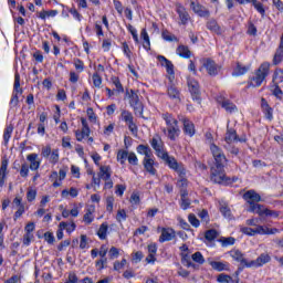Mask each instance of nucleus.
Listing matches in <instances>:
<instances>
[{
  "mask_svg": "<svg viewBox=\"0 0 283 283\" xmlns=\"http://www.w3.org/2000/svg\"><path fill=\"white\" fill-rule=\"evenodd\" d=\"M112 83L113 85H115L116 87V92H118V94H123V92H125V88L123 87V84L120 83V78L118 77H112Z\"/></svg>",
  "mask_w": 283,
  "mask_h": 283,
  "instance_id": "44",
  "label": "nucleus"
},
{
  "mask_svg": "<svg viewBox=\"0 0 283 283\" xmlns=\"http://www.w3.org/2000/svg\"><path fill=\"white\" fill-rule=\"evenodd\" d=\"M230 255L235 260V262H240V264H242V266L251 268V264H249L247 259H244V254H242V252L240 250H235V249L231 250Z\"/></svg>",
  "mask_w": 283,
  "mask_h": 283,
  "instance_id": "18",
  "label": "nucleus"
},
{
  "mask_svg": "<svg viewBox=\"0 0 283 283\" xmlns=\"http://www.w3.org/2000/svg\"><path fill=\"white\" fill-rule=\"evenodd\" d=\"M192 10L195 12V14H198V17H209L210 12L207 8H205L202 4H196L192 3Z\"/></svg>",
  "mask_w": 283,
  "mask_h": 283,
  "instance_id": "26",
  "label": "nucleus"
},
{
  "mask_svg": "<svg viewBox=\"0 0 283 283\" xmlns=\"http://www.w3.org/2000/svg\"><path fill=\"white\" fill-rule=\"evenodd\" d=\"M8 176V159H3L0 166V187L6 185V177Z\"/></svg>",
  "mask_w": 283,
  "mask_h": 283,
  "instance_id": "21",
  "label": "nucleus"
},
{
  "mask_svg": "<svg viewBox=\"0 0 283 283\" xmlns=\"http://www.w3.org/2000/svg\"><path fill=\"white\" fill-rule=\"evenodd\" d=\"M210 179L217 185H233L238 178L227 177L224 172V166H212L210 170Z\"/></svg>",
  "mask_w": 283,
  "mask_h": 283,
  "instance_id": "3",
  "label": "nucleus"
},
{
  "mask_svg": "<svg viewBox=\"0 0 283 283\" xmlns=\"http://www.w3.org/2000/svg\"><path fill=\"white\" fill-rule=\"evenodd\" d=\"M240 231L244 235H275V233H280L277 228H269L266 226H256L255 228L241 227Z\"/></svg>",
  "mask_w": 283,
  "mask_h": 283,
  "instance_id": "4",
  "label": "nucleus"
},
{
  "mask_svg": "<svg viewBox=\"0 0 283 283\" xmlns=\"http://www.w3.org/2000/svg\"><path fill=\"white\" fill-rule=\"evenodd\" d=\"M127 30L128 32H130L135 43H139L140 41L138 40V31L136 30V28H134V25L132 24H127Z\"/></svg>",
  "mask_w": 283,
  "mask_h": 283,
  "instance_id": "51",
  "label": "nucleus"
},
{
  "mask_svg": "<svg viewBox=\"0 0 283 283\" xmlns=\"http://www.w3.org/2000/svg\"><path fill=\"white\" fill-rule=\"evenodd\" d=\"M136 151L140 156H144L143 166L147 174L150 176H158V170L156 169V167H158V163H156V157H154L151 147H149V145L140 144L136 147Z\"/></svg>",
  "mask_w": 283,
  "mask_h": 283,
  "instance_id": "1",
  "label": "nucleus"
},
{
  "mask_svg": "<svg viewBox=\"0 0 283 283\" xmlns=\"http://www.w3.org/2000/svg\"><path fill=\"white\" fill-rule=\"evenodd\" d=\"M30 174V166L27 163H23L20 168V176L21 178H28Z\"/></svg>",
  "mask_w": 283,
  "mask_h": 283,
  "instance_id": "50",
  "label": "nucleus"
},
{
  "mask_svg": "<svg viewBox=\"0 0 283 283\" xmlns=\"http://www.w3.org/2000/svg\"><path fill=\"white\" fill-rule=\"evenodd\" d=\"M49 161L51 165H56L59 163V149H53L51 155L49 156Z\"/></svg>",
  "mask_w": 283,
  "mask_h": 283,
  "instance_id": "52",
  "label": "nucleus"
},
{
  "mask_svg": "<svg viewBox=\"0 0 283 283\" xmlns=\"http://www.w3.org/2000/svg\"><path fill=\"white\" fill-rule=\"evenodd\" d=\"M167 94L171 101L180 103V91H178L176 86L170 85L167 90Z\"/></svg>",
  "mask_w": 283,
  "mask_h": 283,
  "instance_id": "24",
  "label": "nucleus"
},
{
  "mask_svg": "<svg viewBox=\"0 0 283 283\" xmlns=\"http://www.w3.org/2000/svg\"><path fill=\"white\" fill-rule=\"evenodd\" d=\"M249 72V66L241 64L240 62L237 63L232 76H244Z\"/></svg>",
  "mask_w": 283,
  "mask_h": 283,
  "instance_id": "29",
  "label": "nucleus"
},
{
  "mask_svg": "<svg viewBox=\"0 0 283 283\" xmlns=\"http://www.w3.org/2000/svg\"><path fill=\"white\" fill-rule=\"evenodd\" d=\"M272 81L275 85H280V83H283V70L282 69L275 70Z\"/></svg>",
  "mask_w": 283,
  "mask_h": 283,
  "instance_id": "41",
  "label": "nucleus"
},
{
  "mask_svg": "<svg viewBox=\"0 0 283 283\" xmlns=\"http://www.w3.org/2000/svg\"><path fill=\"white\" fill-rule=\"evenodd\" d=\"M24 213H25V205L19 206L18 210L13 216V220L14 221L19 220V218H21Z\"/></svg>",
  "mask_w": 283,
  "mask_h": 283,
  "instance_id": "57",
  "label": "nucleus"
},
{
  "mask_svg": "<svg viewBox=\"0 0 283 283\" xmlns=\"http://www.w3.org/2000/svg\"><path fill=\"white\" fill-rule=\"evenodd\" d=\"M150 147L154 149L157 158H163L167 153V148H165V142L160 135H155L150 140Z\"/></svg>",
  "mask_w": 283,
  "mask_h": 283,
  "instance_id": "8",
  "label": "nucleus"
},
{
  "mask_svg": "<svg viewBox=\"0 0 283 283\" xmlns=\"http://www.w3.org/2000/svg\"><path fill=\"white\" fill-rule=\"evenodd\" d=\"M92 78L94 87H101V85H103V77H101L98 73H94Z\"/></svg>",
  "mask_w": 283,
  "mask_h": 283,
  "instance_id": "54",
  "label": "nucleus"
},
{
  "mask_svg": "<svg viewBox=\"0 0 283 283\" xmlns=\"http://www.w3.org/2000/svg\"><path fill=\"white\" fill-rule=\"evenodd\" d=\"M60 228L67 231V233H72V231L76 230V223H74V221H71L70 223L62 221L60 222Z\"/></svg>",
  "mask_w": 283,
  "mask_h": 283,
  "instance_id": "39",
  "label": "nucleus"
},
{
  "mask_svg": "<svg viewBox=\"0 0 283 283\" xmlns=\"http://www.w3.org/2000/svg\"><path fill=\"white\" fill-rule=\"evenodd\" d=\"M201 63L209 76H218V74H220V70H222V66L211 60V57L203 59Z\"/></svg>",
  "mask_w": 283,
  "mask_h": 283,
  "instance_id": "10",
  "label": "nucleus"
},
{
  "mask_svg": "<svg viewBox=\"0 0 283 283\" xmlns=\"http://www.w3.org/2000/svg\"><path fill=\"white\" fill-rule=\"evenodd\" d=\"M217 282H219V283H233V277H231V275L221 273V274L218 275Z\"/></svg>",
  "mask_w": 283,
  "mask_h": 283,
  "instance_id": "45",
  "label": "nucleus"
},
{
  "mask_svg": "<svg viewBox=\"0 0 283 283\" xmlns=\"http://www.w3.org/2000/svg\"><path fill=\"white\" fill-rule=\"evenodd\" d=\"M205 238H206V240H208V242H213V240H216V238H218V231L214 229L207 230L205 233Z\"/></svg>",
  "mask_w": 283,
  "mask_h": 283,
  "instance_id": "43",
  "label": "nucleus"
},
{
  "mask_svg": "<svg viewBox=\"0 0 283 283\" xmlns=\"http://www.w3.org/2000/svg\"><path fill=\"white\" fill-rule=\"evenodd\" d=\"M27 200L28 202H33V200H36V190L29 189L27 192Z\"/></svg>",
  "mask_w": 283,
  "mask_h": 283,
  "instance_id": "61",
  "label": "nucleus"
},
{
  "mask_svg": "<svg viewBox=\"0 0 283 283\" xmlns=\"http://www.w3.org/2000/svg\"><path fill=\"white\" fill-rule=\"evenodd\" d=\"M223 147L227 151L231 153L232 156H238V154H240V149L232 144L224 145Z\"/></svg>",
  "mask_w": 283,
  "mask_h": 283,
  "instance_id": "56",
  "label": "nucleus"
},
{
  "mask_svg": "<svg viewBox=\"0 0 283 283\" xmlns=\"http://www.w3.org/2000/svg\"><path fill=\"white\" fill-rule=\"evenodd\" d=\"M106 211H108V213H112V211H114V197L109 196L106 198Z\"/></svg>",
  "mask_w": 283,
  "mask_h": 283,
  "instance_id": "59",
  "label": "nucleus"
},
{
  "mask_svg": "<svg viewBox=\"0 0 283 283\" xmlns=\"http://www.w3.org/2000/svg\"><path fill=\"white\" fill-rule=\"evenodd\" d=\"M19 96L20 95H15L14 93H12L11 99H10V107L11 109H13V107H18L19 105Z\"/></svg>",
  "mask_w": 283,
  "mask_h": 283,
  "instance_id": "63",
  "label": "nucleus"
},
{
  "mask_svg": "<svg viewBox=\"0 0 283 283\" xmlns=\"http://www.w3.org/2000/svg\"><path fill=\"white\" fill-rule=\"evenodd\" d=\"M269 70H271V64L269 62H264L260 65V67L254 73V76L250 80V87H260L264 80L269 76Z\"/></svg>",
  "mask_w": 283,
  "mask_h": 283,
  "instance_id": "5",
  "label": "nucleus"
},
{
  "mask_svg": "<svg viewBox=\"0 0 283 283\" xmlns=\"http://www.w3.org/2000/svg\"><path fill=\"white\" fill-rule=\"evenodd\" d=\"M108 229H109V226L105 222L99 226V229L97 231V235H98L99 240H107Z\"/></svg>",
  "mask_w": 283,
  "mask_h": 283,
  "instance_id": "36",
  "label": "nucleus"
},
{
  "mask_svg": "<svg viewBox=\"0 0 283 283\" xmlns=\"http://www.w3.org/2000/svg\"><path fill=\"white\" fill-rule=\"evenodd\" d=\"M210 266L219 272L229 271V262L211 261Z\"/></svg>",
  "mask_w": 283,
  "mask_h": 283,
  "instance_id": "27",
  "label": "nucleus"
},
{
  "mask_svg": "<svg viewBox=\"0 0 283 283\" xmlns=\"http://www.w3.org/2000/svg\"><path fill=\"white\" fill-rule=\"evenodd\" d=\"M220 212H221L222 216L226 217L228 220H231V218H233L232 214H231V209H230L228 206H226V205H222V206L220 207Z\"/></svg>",
  "mask_w": 283,
  "mask_h": 283,
  "instance_id": "48",
  "label": "nucleus"
},
{
  "mask_svg": "<svg viewBox=\"0 0 283 283\" xmlns=\"http://www.w3.org/2000/svg\"><path fill=\"white\" fill-rule=\"evenodd\" d=\"M123 52L127 56V59H132V50L129 49V44L127 42L122 43Z\"/></svg>",
  "mask_w": 283,
  "mask_h": 283,
  "instance_id": "62",
  "label": "nucleus"
},
{
  "mask_svg": "<svg viewBox=\"0 0 283 283\" xmlns=\"http://www.w3.org/2000/svg\"><path fill=\"white\" fill-rule=\"evenodd\" d=\"M261 107L265 114V118H268V120H273V108L270 107L269 102H266L265 98L261 99Z\"/></svg>",
  "mask_w": 283,
  "mask_h": 283,
  "instance_id": "22",
  "label": "nucleus"
},
{
  "mask_svg": "<svg viewBox=\"0 0 283 283\" xmlns=\"http://www.w3.org/2000/svg\"><path fill=\"white\" fill-rule=\"evenodd\" d=\"M226 145H233L234 143H242V139L238 137V133L233 128H227L224 136Z\"/></svg>",
  "mask_w": 283,
  "mask_h": 283,
  "instance_id": "16",
  "label": "nucleus"
},
{
  "mask_svg": "<svg viewBox=\"0 0 283 283\" xmlns=\"http://www.w3.org/2000/svg\"><path fill=\"white\" fill-rule=\"evenodd\" d=\"M252 4H253V7L255 8V10H256L262 17H264V14H266V11L264 10V4H262V2H259L258 0H255Z\"/></svg>",
  "mask_w": 283,
  "mask_h": 283,
  "instance_id": "53",
  "label": "nucleus"
},
{
  "mask_svg": "<svg viewBox=\"0 0 283 283\" xmlns=\"http://www.w3.org/2000/svg\"><path fill=\"white\" fill-rule=\"evenodd\" d=\"M67 196H71V198H76V196H78V190L74 187L70 188V190H62V198H67Z\"/></svg>",
  "mask_w": 283,
  "mask_h": 283,
  "instance_id": "42",
  "label": "nucleus"
},
{
  "mask_svg": "<svg viewBox=\"0 0 283 283\" xmlns=\"http://www.w3.org/2000/svg\"><path fill=\"white\" fill-rule=\"evenodd\" d=\"M210 151L214 159V167H224V165H227L228 159L222 148L218 147L216 144H211Z\"/></svg>",
  "mask_w": 283,
  "mask_h": 283,
  "instance_id": "9",
  "label": "nucleus"
},
{
  "mask_svg": "<svg viewBox=\"0 0 283 283\" xmlns=\"http://www.w3.org/2000/svg\"><path fill=\"white\" fill-rule=\"evenodd\" d=\"M176 239V230L172 228H161V234L159 237V242H171Z\"/></svg>",
  "mask_w": 283,
  "mask_h": 283,
  "instance_id": "15",
  "label": "nucleus"
},
{
  "mask_svg": "<svg viewBox=\"0 0 283 283\" xmlns=\"http://www.w3.org/2000/svg\"><path fill=\"white\" fill-rule=\"evenodd\" d=\"M178 56H181V59H191V51L189 50V46L186 45H179L176 50Z\"/></svg>",
  "mask_w": 283,
  "mask_h": 283,
  "instance_id": "31",
  "label": "nucleus"
},
{
  "mask_svg": "<svg viewBox=\"0 0 283 283\" xmlns=\"http://www.w3.org/2000/svg\"><path fill=\"white\" fill-rule=\"evenodd\" d=\"M90 133L91 130H85L83 128L81 130H75L76 140L82 143L84 138H90Z\"/></svg>",
  "mask_w": 283,
  "mask_h": 283,
  "instance_id": "40",
  "label": "nucleus"
},
{
  "mask_svg": "<svg viewBox=\"0 0 283 283\" xmlns=\"http://www.w3.org/2000/svg\"><path fill=\"white\" fill-rule=\"evenodd\" d=\"M221 107H223V109H226V112H228L229 114H233V112H238V106H235V104H233L229 99H223L221 102Z\"/></svg>",
  "mask_w": 283,
  "mask_h": 283,
  "instance_id": "32",
  "label": "nucleus"
},
{
  "mask_svg": "<svg viewBox=\"0 0 283 283\" xmlns=\"http://www.w3.org/2000/svg\"><path fill=\"white\" fill-rule=\"evenodd\" d=\"M128 163L133 166L136 167L138 166V156H136V153L130 151L128 153V158H127Z\"/></svg>",
  "mask_w": 283,
  "mask_h": 283,
  "instance_id": "49",
  "label": "nucleus"
},
{
  "mask_svg": "<svg viewBox=\"0 0 283 283\" xmlns=\"http://www.w3.org/2000/svg\"><path fill=\"white\" fill-rule=\"evenodd\" d=\"M98 177L102 180H109V178H112V167L111 166H99Z\"/></svg>",
  "mask_w": 283,
  "mask_h": 283,
  "instance_id": "25",
  "label": "nucleus"
},
{
  "mask_svg": "<svg viewBox=\"0 0 283 283\" xmlns=\"http://www.w3.org/2000/svg\"><path fill=\"white\" fill-rule=\"evenodd\" d=\"M128 98H129V105L130 107H133L135 116L143 117V112L145 109V106L143 105V102H140L138 92L130 90Z\"/></svg>",
  "mask_w": 283,
  "mask_h": 283,
  "instance_id": "7",
  "label": "nucleus"
},
{
  "mask_svg": "<svg viewBox=\"0 0 283 283\" xmlns=\"http://www.w3.org/2000/svg\"><path fill=\"white\" fill-rule=\"evenodd\" d=\"M184 123V132L188 136H193L196 134V126L188 118L182 119Z\"/></svg>",
  "mask_w": 283,
  "mask_h": 283,
  "instance_id": "23",
  "label": "nucleus"
},
{
  "mask_svg": "<svg viewBox=\"0 0 283 283\" xmlns=\"http://www.w3.org/2000/svg\"><path fill=\"white\" fill-rule=\"evenodd\" d=\"M243 200L250 205L249 208H252L253 206L258 205V202H262V197L255 190H248L243 195Z\"/></svg>",
  "mask_w": 283,
  "mask_h": 283,
  "instance_id": "14",
  "label": "nucleus"
},
{
  "mask_svg": "<svg viewBox=\"0 0 283 283\" xmlns=\"http://www.w3.org/2000/svg\"><path fill=\"white\" fill-rule=\"evenodd\" d=\"M93 213H94V206H91V207L86 210V212H85V214H84V217H83V221L85 222V224H92V222H94V216H93Z\"/></svg>",
  "mask_w": 283,
  "mask_h": 283,
  "instance_id": "35",
  "label": "nucleus"
},
{
  "mask_svg": "<svg viewBox=\"0 0 283 283\" xmlns=\"http://www.w3.org/2000/svg\"><path fill=\"white\" fill-rule=\"evenodd\" d=\"M12 132H14V127L12 125H9L4 128V133H3L4 145H8V143H10V138H12Z\"/></svg>",
  "mask_w": 283,
  "mask_h": 283,
  "instance_id": "38",
  "label": "nucleus"
},
{
  "mask_svg": "<svg viewBox=\"0 0 283 283\" xmlns=\"http://www.w3.org/2000/svg\"><path fill=\"white\" fill-rule=\"evenodd\" d=\"M74 65H75V70H77V72H83V70H85V64L80 59L74 60Z\"/></svg>",
  "mask_w": 283,
  "mask_h": 283,
  "instance_id": "64",
  "label": "nucleus"
},
{
  "mask_svg": "<svg viewBox=\"0 0 283 283\" xmlns=\"http://www.w3.org/2000/svg\"><path fill=\"white\" fill-rule=\"evenodd\" d=\"M269 262H271V255H269L268 253H262L260 256H258L256 260L251 261L249 264H251V266H264V264H269Z\"/></svg>",
  "mask_w": 283,
  "mask_h": 283,
  "instance_id": "20",
  "label": "nucleus"
},
{
  "mask_svg": "<svg viewBox=\"0 0 283 283\" xmlns=\"http://www.w3.org/2000/svg\"><path fill=\"white\" fill-rule=\"evenodd\" d=\"M207 28L210 32H214V34H222V28L218 24V21L211 19L207 22Z\"/></svg>",
  "mask_w": 283,
  "mask_h": 283,
  "instance_id": "30",
  "label": "nucleus"
},
{
  "mask_svg": "<svg viewBox=\"0 0 283 283\" xmlns=\"http://www.w3.org/2000/svg\"><path fill=\"white\" fill-rule=\"evenodd\" d=\"M116 220L117 222H124L125 220H127V212L125 211V209H120L117 211Z\"/></svg>",
  "mask_w": 283,
  "mask_h": 283,
  "instance_id": "58",
  "label": "nucleus"
},
{
  "mask_svg": "<svg viewBox=\"0 0 283 283\" xmlns=\"http://www.w3.org/2000/svg\"><path fill=\"white\" fill-rule=\"evenodd\" d=\"M12 94H15L18 96H21L23 94V88H21V75H19V73H15V76H14Z\"/></svg>",
  "mask_w": 283,
  "mask_h": 283,
  "instance_id": "28",
  "label": "nucleus"
},
{
  "mask_svg": "<svg viewBox=\"0 0 283 283\" xmlns=\"http://www.w3.org/2000/svg\"><path fill=\"white\" fill-rule=\"evenodd\" d=\"M27 160L30 161L29 169L31 171H38L39 167H41V159H39V155L35 153L28 155Z\"/></svg>",
  "mask_w": 283,
  "mask_h": 283,
  "instance_id": "17",
  "label": "nucleus"
},
{
  "mask_svg": "<svg viewBox=\"0 0 283 283\" xmlns=\"http://www.w3.org/2000/svg\"><path fill=\"white\" fill-rule=\"evenodd\" d=\"M164 67H166V72L168 74V81L170 83H174V81L176 78V72L174 71V63H171V61H170L169 63L164 65Z\"/></svg>",
  "mask_w": 283,
  "mask_h": 283,
  "instance_id": "34",
  "label": "nucleus"
},
{
  "mask_svg": "<svg viewBox=\"0 0 283 283\" xmlns=\"http://www.w3.org/2000/svg\"><path fill=\"white\" fill-rule=\"evenodd\" d=\"M120 118L127 125L129 132L133 135L138 134V126L134 122V115L132 114V112H129L127 109H123L120 113Z\"/></svg>",
  "mask_w": 283,
  "mask_h": 283,
  "instance_id": "11",
  "label": "nucleus"
},
{
  "mask_svg": "<svg viewBox=\"0 0 283 283\" xmlns=\"http://www.w3.org/2000/svg\"><path fill=\"white\" fill-rule=\"evenodd\" d=\"M161 118L165 119L167 128H164L163 132L169 138V140H176L180 136V127H178V119H175L174 115L169 113H163Z\"/></svg>",
  "mask_w": 283,
  "mask_h": 283,
  "instance_id": "2",
  "label": "nucleus"
},
{
  "mask_svg": "<svg viewBox=\"0 0 283 283\" xmlns=\"http://www.w3.org/2000/svg\"><path fill=\"white\" fill-rule=\"evenodd\" d=\"M128 156H129V151L125 149H119L117 151V163H119L120 165H125Z\"/></svg>",
  "mask_w": 283,
  "mask_h": 283,
  "instance_id": "37",
  "label": "nucleus"
},
{
  "mask_svg": "<svg viewBox=\"0 0 283 283\" xmlns=\"http://www.w3.org/2000/svg\"><path fill=\"white\" fill-rule=\"evenodd\" d=\"M193 262H197V264H205V256H202L201 252H196L192 254Z\"/></svg>",
  "mask_w": 283,
  "mask_h": 283,
  "instance_id": "60",
  "label": "nucleus"
},
{
  "mask_svg": "<svg viewBox=\"0 0 283 283\" xmlns=\"http://www.w3.org/2000/svg\"><path fill=\"white\" fill-rule=\"evenodd\" d=\"M272 94L273 96H275V98H277L279 101H282L283 92H282V88H280V84L273 85Z\"/></svg>",
  "mask_w": 283,
  "mask_h": 283,
  "instance_id": "46",
  "label": "nucleus"
},
{
  "mask_svg": "<svg viewBox=\"0 0 283 283\" xmlns=\"http://www.w3.org/2000/svg\"><path fill=\"white\" fill-rule=\"evenodd\" d=\"M266 209L268 208H264L263 205L255 203L254 206H252V208H249L248 211H250L251 213H258V216H266Z\"/></svg>",
  "mask_w": 283,
  "mask_h": 283,
  "instance_id": "33",
  "label": "nucleus"
},
{
  "mask_svg": "<svg viewBox=\"0 0 283 283\" xmlns=\"http://www.w3.org/2000/svg\"><path fill=\"white\" fill-rule=\"evenodd\" d=\"M148 249V255L146 258L147 264H154L156 262V253H158V247L156 243H150L147 247Z\"/></svg>",
  "mask_w": 283,
  "mask_h": 283,
  "instance_id": "19",
  "label": "nucleus"
},
{
  "mask_svg": "<svg viewBox=\"0 0 283 283\" xmlns=\"http://www.w3.org/2000/svg\"><path fill=\"white\" fill-rule=\"evenodd\" d=\"M188 88L192 96V101L200 104V84L193 78H188Z\"/></svg>",
  "mask_w": 283,
  "mask_h": 283,
  "instance_id": "13",
  "label": "nucleus"
},
{
  "mask_svg": "<svg viewBox=\"0 0 283 283\" xmlns=\"http://www.w3.org/2000/svg\"><path fill=\"white\" fill-rule=\"evenodd\" d=\"M118 255H120V250L116 247H112L108 251L109 260H114L115 258H118Z\"/></svg>",
  "mask_w": 283,
  "mask_h": 283,
  "instance_id": "55",
  "label": "nucleus"
},
{
  "mask_svg": "<svg viewBox=\"0 0 283 283\" xmlns=\"http://www.w3.org/2000/svg\"><path fill=\"white\" fill-rule=\"evenodd\" d=\"M175 12L178 14V24L179 25H187L189 21H191V15L189 14V11H187V8L182 6L181 3L175 4Z\"/></svg>",
  "mask_w": 283,
  "mask_h": 283,
  "instance_id": "12",
  "label": "nucleus"
},
{
  "mask_svg": "<svg viewBox=\"0 0 283 283\" xmlns=\"http://www.w3.org/2000/svg\"><path fill=\"white\" fill-rule=\"evenodd\" d=\"M220 242L222 244V247H233V244H235V238L233 237H228V238H221Z\"/></svg>",
  "mask_w": 283,
  "mask_h": 283,
  "instance_id": "47",
  "label": "nucleus"
},
{
  "mask_svg": "<svg viewBox=\"0 0 283 283\" xmlns=\"http://www.w3.org/2000/svg\"><path fill=\"white\" fill-rule=\"evenodd\" d=\"M160 160L166 163L169 169L176 171V174H178L181 178L187 174L185 165H182V163H178V160H176V157L169 156V153L160 157Z\"/></svg>",
  "mask_w": 283,
  "mask_h": 283,
  "instance_id": "6",
  "label": "nucleus"
}]
</instances>
